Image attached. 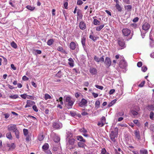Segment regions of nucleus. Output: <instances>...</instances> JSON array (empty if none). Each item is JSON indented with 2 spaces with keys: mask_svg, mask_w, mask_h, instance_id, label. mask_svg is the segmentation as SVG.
Segmentation results:
<instances>
[{
  "mask_svg": "<svg viewBox=\"0 0 154 154\" xmlns=\"http://www.w3.org/2000/svg\"><path fill=\"white\" fill-rule=\"evenodd\" d=\"M63 99L66 106L68 109L72 108L75 102L74 100L69 96L64 97Z\"/></svg>",
  "mask_w": 154,
  "mask_h": 154,
  "instance_id": "1",
  "label": "nucleus"
},
{
  "mask_svg": "<svg viewBox=\"0 0 154 154\" xmlns=\"http://www.w3.org/2000/svg\"><path fill=\"white\" fill-rule=\"evenodd\" d=\"M75 140L74 138H69L66 139V147L68 149L71 150L73 149L75 147L76 145L75 144Z\"/></svg>",
  "mask_w": 154,
  "mask_h": 154,
  "instance_id": "2",
  "label": "nucleus"
},
{
  "mask_svg": "<svg viewBox=\"0 0 154 154\" xmlns=\"http://www.w3.org/2000/svg\"><path fill=\"white\" fill-rule=\"evenodd\" d=\"M78 45L73 42H72L70 44L69 47L72 50H75V53H77L79 51Z\"/></svg>",
  "mask_w": 154,
  "mask_h": 154,
  "instance_id": "3",
  "label": "nucleus"
},
{
  "mask_svg": "<svg viewBox=\"0 0 154 154\" xmlns=\"http://www.w3.org/2000/svg\"><path fill=\"white\" fill-rule=\"evenodd\" d=\"M118 129H116L115 131H112L110 134V137L111 140L114 142L115 141V138L117 137L118 135Z\"/></svg>",
  "mask_w": 154,
  "mask_h": 154,
  "instance_id": "4",
  "label": "nucleus"
},
{
  "mask_svg": "<svg viewBox=\"0 0 154 154\" xmlns=\"http://www.w3.org/2000/svg\"><path fill=\"white\" fill-rule=\"evenodd\" d=\"M119 65L120 68L123 69H125L126 67L127 63L125 61L123 57H121L120 58V62Z\"/></svg>",
  "mask_w": 154,
  "mask_h": 154,
  "instance_id": "5",
  "label": "nucleus"
},
{
  "mask_svg": "<svg viewBox=\"0 0 154 154\" xmlns=\"http://www.w3.org/2000/svg\"><path fill=\"white\" fill-rule=\"evenodd\" d=\"M52 126L56 129H59L62 127L63 125L62 123L59 121H56L53 123Z\"/></svg>",
  "mask_w": 154,
  "mask_h": 154,
  "instance_id": "6",
  "label": "nucleus"
},
{
  "mask_svg": "<svg viewBox=\"0 0 154 154\" xmlns=\"http://www.w3.org/2000/svg\"><path fill=\"white\" fill-rule=\"evenodd\" d=\"M119 45L122 47L120 49H122L126 47L124 40L122 38H118L117 39Z\"/></svg>",
  "mask_w": 154,
  "mask_h": 154,
  "instance_id": "7",
  "label": "nucleus"
},
{
  "mask_svg": "<svg viewBox=\"0 0 154 154\" xmlns=\"http://www.w3.org/2000/svg\"><path fill=\"white\" fill-rule=\"evenodd\" d=\"M17 129L16 125L14 124H10L8 126V129L9 131L14 132Z\"/></svg>",
  "mask_w": 154,
  "mask_h": 154,
  "instance_id": "8",
  "label": "nucleus"
},
{
  "mask_svg": "<svg viewBox=\"0 0 154 154\" xmlns=\"http://www.w3.org/2000/svg\"><path fill=\"white\" fill-rule=\"evenodd\" d=\"M50 137H53L54 140L55 142H58L60 140V137L54 133H52L51 134Z\"/></svg>",
  "mask_w": 154,
  "mask_h": 154,
  "instance_id": "9",
  "label": "nucleus"
},
{
  "mask_svg": "<svg viewBox=\"0 0 154 154\" xmlns=\"http://www.w3.org/2000/svg\"><path fill=\"white\" fill-rule=\"evenodd\" d=\"M88 101L84 98H82L79 103V106L81 107H82L87 106Z\"/></svg>",
  "mask_w": 154,
  "mask_h": 154,
  "instance_id": "10",
  "label": "nucleus"
},
{
  "mask_svg": "<svg viewBox=\"0 0 154 154\" xmlns=\"http://www.w3.org/2000/svg\"><path fill=\"white\" fill-rule=\"evenodd\" d=\"M104 63L106 67H109L111 63L110 59L108 57H106L105 59Z\"/></svg>",
  "mask_w": 154,
  "mask_h": 154,
  "instance_id": "11",
  "label": "nucleus"
},
{
  "mask_svg": "<svg viewBox=\"0 0 154 154\" xmlns=\"http://www.w3.org/2000/svg\"><path fill=\"white\" fill-rule=\"evenodd\" d=\"M122 32L123 35L128 36L131 33V30L127 28H124L122 29Z\"/></svg>",
  "mask_w": 154,
  "mask_h": 154,
  "instance_id": "12",
  "label": "nucleus"
},
{
  "mask_svg": "<svg viewBox=\"0 0 154 154\" xmlns=\"http://www.w3.org/2000/svg\"><path fill=\"white\" fill-rule=\"evenodd\" d=\"M35 102L31 100H27L26 101V104L25 105V108L31 107L32 106L35 105Z\"/></svg>",
  "mask_w": 154,
  "mask_h": 154,
  "instance_id": "13",
  "label": "nucleus"
},
{
  "mask_svg": "<svg viewBox=\"0 0 154 154\" xmlns=\"http://www.w3.org/2000/svg\"><path fill=\"white\" fill-rule=\"evenodd\" d=\"M106 119L104 116H103L101 119L100 122H98L97 125L100 127H103L106 122Z\"/></svg>",
  "mask_w": 154,
  "mask_h": 154,
  "instance_id": "14",
  "label": "nucleus"
},
{
  "mask_svg": "<svg viewBox=\"0 0 154 154\" xmlns=\"http://www.w3.org/2000/svg\"><path fill=\"white\" fill-rule=\"evenodd\" d=\"M89 72L92 75H96L97 73V69L93 67H91L89 69Z\"/></svg>",
  "mask_w": 154,
  "mask_h": 154,
  "instance_id": "15",
  "label": "nucleus"
},
{
  "mask_svg": "<svg viewBox=\"0 0 154 154\" xmlns=\"http://www.w3.org/2000/svg\"><path fill=\"white\" fill-rule=\"evenodd\" d=\"M94 58L95 61L98 63H99L100 62H103L104 61V58L103 57H101L99 58L96 55H95Z\"/></svg>",
  "mask_w": 154,
  "mask_h": 154,
  "instance_id": "16",
  "label": "nucleus"
},
{
  "mask_svg": "<svg viewBox=\"0 0 154 154\" xmlns=\"http://www.w3.org/2000/svg\"><path fill=\"white\" fill-rule=\"evenodd\" d=\"M150 26L149 23H145L142 26V29L145 31H147L150 28Z\"/></svg>",
  "mask_w": 154,
  "mask_h": 154,
  "instance_id": "17",
  "label": "nucleus"
},
{
  "mask_svg": "<svg viewBox=\"0 0 154 154\" xmlns=\"http://www.w3.org/2000/svg\"><path fill=\"white\" fill-rule=\"evenodd\" d=\"M79 27L81 29L83 30L86 29V25L84 22L81 21L79 23Z\"/></svg>",
  "mask_w": 154,
  "mask_h": 154,
  "instance_id": "18",
  "label": "nucleus"
},
{
  "mask_svg": "<svg viewBox=\"0 0 154 154\" xmlns=\"http://www.w3.org/2000/svg\"><path fill=\"white\" fill-rule=\"evenodd\" d=\"M7 146L9 147V150L11 151L15 149V145L14 143H12L11 144H8Z\"/></svg>",
  "mask_w": 154,
  "mask_h": 154,
  "instance_id": "19",
  "label": "nucleus"
},
{
  "mask_svg": "<svg viewBox=\"0 0 154 154\" xmlns=\"http://www.w3.org/2000/svg\"><path fill=\"white\" fill-rule=\"evenodd\" d=\"M42 149L43 151L47 152V150L48 149V144L47 143H45L42 146Z\"/></svg>",
  "mask_w": 154,
  "mask_h": 154,
  "instance_id": "20",
  "label": "nucleus"
},
{
  "mask_svg": "<svg viewBox=\"0 0 154 154\" xmlns=\"http://www.w3.org/2000/svg\"><path fill=\"white\" fill-rule=\"evenodd\" d=\"M57 50L58 51L61 52L62 53L64 54H67V52L65 51L63 48L60 46H59L58 47Z\"/></svg>",
  "mask_w": 154,
  "mask_h": 154,
  "instance_id": "21",
  "label": "nucleus"
},
{
  "mask_svg": "<svg viewBox=\"0 0 154 154\" xmlns=\"http://www.w3.org/2000/svg\"><path fill=\"white\" fill-rule=\"evenodd\" d=\"M77 139L80 142H82L84 143H85L86 142V140L84 139L83 137L81 136H77Z\"/></svg>",
  "mask_w": 154,
  "mask_h": 154,
  "instance_id": "22",
  "label": "nucleus"
},
{
  "mask_svg": "<svg viewBox=\"0 0 154 154\" xmlns=\"http://www.w3.org/2000/svg\"><path fill=\"white\" fill-rule=\"evenodd\" d=\"M33 54L35 55L40 54L42 53V51L40 50L34 49L32 51Z\"/></svg>",
  "mask_w": 154,
  "mask_h": 154,
  "instance_id": "23",
  "label": "nucleus"
},
{
  "mask_svg": "<svg viewBox=\"0 0 154 154\" xmlns=\"http://www.w3.org/2000/svg\"><path fill=\"white\" fill-rule=\"evenodd\" d=\"M135 135L136 138L138 140H139L140 138V132L138 130H136L135 131Z\"/></svg>",
  "mask_w": 154,
  "mask_h": 154,
  "instance_id": "24",
  "label": "nucleus"
},
{
  "mask_svg": "<svg viewBox=\"0 0 154 154\" xmlns=\"http://www.w3.org/2000/svg\"><path fill=\"white\" fill-rule=\"evenodd\" d=\"M78 146L79 147L85 148L86 145L83 143L79 142L78 143Z\"/></svg>",
  "mask_w": 154,
  "mask_h": 154,
  "instance_id": "25",
  "label": "nucleus"
},
{
  "mask_svg": "<svg viewBox=\"0 0 154 154\" xmlns=\"http://www.w3.org/2000/svg\"><path fill=\"white\" fill-rule=\"evenodd\" d=\"M6 137L9 140H12L13 138L11 132H9L7 133L6 135Z\"/></svg>",
  "mask_w": 154,
  "mask_h": 154,
  "instance_id": "26",
  "label": "nucleus"
},
{
  "mask_svg": "<svg viewBox=\"0 0 154 154\" xmlns=\"http://www.w3.org/2000/svg\"><path fill=\"white\" fill-rule=\"evenodd\" d=\"M104 24L101 25L96 27V30L97 31H100L104 27Z\"/></svg>",
  "mask_w": 154,
  "mask_h": 154,
  "instance_id": "27",
  "label": "nucleus"
},
{
  "mask_svg": "<svg viewBox=\"0 0 154 154\" xmlns=\"http://www.w3.org/2000/svg\"><path fill=\"white\" fill-rule=\"evenodd\" d=\"M67 134V139L71 138L72 137V134L70 131H68L66 132Z\"/></svg>",
  "mask_w": 154,
  "mask_h": 154,
  "instance_id": "28",
  "label": "nucleus"
},
{
  "mask_svg": "<svg viewBox=\"0 0 154 154\" xmlns=\"http://www.w3.org/2000/svg\"><path fill=\"white\" fill-rule=\"evenodd\" d=\"M94 24L95 25H98L100 24V22L96 19H94L93 20Z\"/></svg>",
  "mask_w": 154,
  "mask_h": 154,
  "instance_id": "29",
  "label": "nucleus"
},
{
  "mask_svg": "<svg viewBox=\"0 0 154 154\" xmlns=\"http://www.w3.org/2000/svg\"><path fill=\"white\" fill-rule=\"evenodd\" d=\"M116 7L118 10L119 11L121 12L122 11V8L119 4H116Z\"/></svg>",
  "mask_w": 154,
  "mask_h": 154,
  "instance_id": "30",
  "label": "nucleus"
},
{
  "mask_svg": "<svg viewBox=\"0 0 154 154\" xmlns=\"http://www.w3.org/2000/svg\"><path fill=\"white\" fill-rule=\"evenodd\" d=\"M14 132L15 133V134L16 136V137L18 139L20 138L19 136V131L17 129L16 130L14 131Z\"/></svg>",
  "mask_w": 154,
  "mask_h": 154,
  "instance_id": "31",
  "label": "nucleus"
},
{
  "mask_svg": "<svg viewBox=\"0 0 154 154\" xmlns=\"http://www.w3.org/2000/svg\"><path fill=\"white\" fill-rule=\"evenodd\" d=\"M100 101L99 100L96 101L95 103V107L97 109L98 108L100 107Z\"/></svg>",
  "mask_w": 154,
  "mask_h": 154,
  "instance_id": "32",
  "label": "nucleus"
},
{
  "mask_svg": "<svg viewBox=\"0 0 154 154\" xmlns=\"http://www.w3.org/2000/svg\"><path fill=\"white\" fill-rule=\"evenodd\" d=\"M26 8L28 10L33 11L35 9V7L33 6H32L30 5H28L26 6Z\"/></svg>",
  "mask_w": 154,
  "mask_h": 154,
  "instance_id": "33",
  "label": "nucleus"
},
{
  "mask_svg": "<svg viewBox=\"0 0 154 154\" xmlns=\"http://www.w3.org/2000/svg\"><path fill=\"white\" fill-rule=\"evenodd\" d=\"M125 9L127 10L128 11H131L132 8V6L131 5H127L125 6Z\"/></svg>",
  "mask_w": 154,
  "mask_h": 154,
  "instance_id": "34",
  "label": "nucleus"
},
{
  "mask_svg": "<svg viewBox=\"0 0 154 154\" xmlns=\"http://www.w3.org/2000/svg\"><path fill=\"white\" fill-rule=\"evenodd\" d=\"M19 96L17 94H14L9 96V98L13 99H16L19 97Z\"/></svg>",
  "mask_w": 154,
  "mask_h": 154,
  "instance_id": "35",
  "label": "nucleus"
},
{
  "mask_svg": "<svg viewBox=\"0 0 154 154\" xmlns=\"http://www.w3.org/2000/svg\"><path fill=\"white\" fill-rule=\"evenodd\" d=\"M49 105H50L51 106H54L55 104V103L54 100H49Z\"/></svg>",
  "mask_w": 154,
  "mask_h": 154,
  "instance_id": "36",
  "label": "nucleus"
},
{
  "mask_svg": "<svg viewBox=\"0 0 154 154\" xmlns=\"http://www.w3.org/2000/svg\"><path fill=\"white\" fill-rule=\"evenodd\" d=\"M11 45L12 47L14 48H16L17 47V44L14 41H13L11 43Z\"/></svg>",
  "mask_w": 154,
  "mask_h": 154,
  "instance_id": "37",
  "label": "nucleus"
},
{
  "mask_svg": "<svg viewBox=\"0 0 154 154\" xmlns=\"http://www.w3.org/2000/svg\"><path fill=\"white\" fill-rule=\"evenodd\" d=\"M116 100H113L109 104L108 106L109 107L111 106L112 105H113L115 103H116Z\"/></svg>",
  "mask_w": 154,
  "mask_h": 154,
  "instance_id": "38",
  "label": "nucleus"
},
{
  "mask_svg": "<svg viewBox=\"0 0 154 154\" xmlns=\"http://www.w3.org/2000/svg\"><path fill=\"white\" fill-rule=\"evenodd\" d=\"M27 98L30 100H35V97L34 96L27 95Z\"/></svg>",
  "mask_w": 154,
  "mask_h": 154,
  "instance_id": "39",
  "label": "nucleus"
},
{
  "mask_svg": "<svg viewBox=\"0 0 154 154\" xmlns=\"http://www.w3.org/2000/svg\"><path fill=\"white\" fill-rule=\"evenodd\" d=\"M89 38L94 42L95 41L97 40L96 38L95 37H94L92 35H90Z\"/></svg>",
  "mask_w": 154,
  "mask_h": 154,
  "instance_id": "40",
  "label": "nucleus"
},
{
  "mask_svg": "<svg viewBox=\"0 0 154 154\" xmlns=\"http://www.w3.org/2000/svg\"><path fill=\"white\" fill-rule=\"evenodd\" d=\"M140 152L142 154H148V152L147 150L145 149L140 150Z\"/></svg>",
  "mask_w": 154,
  "mask_h": 154,
  "instance_id": "41",
  "label": "nucleus"
},
{
  "mask_svg": "<svg viewBox=\"0 0 154 154\" xmlns=\"http://www.w3.org/2000/svg\"><path fill=\"white\" fill-rule=\"evenodd\" d=\"M44 138V137L43 134H40L38 137V140L41 141Z\"/></svg>",
  "mask_w": 154,
  "mask_h": 154,
  "instance_id": "42",
  "label": "nucleus"
},
{
  "mask_svg": "<svg viewBox=\"0 0 154 154\" xmlns=\"http://www.w3.org/2000/svg\"><path fill=\"white\" fill-rule=\"evenodd\" d=\"M56 76L58 78H60L62 76L61 71H59L56 74Z\"/></svg>",
  "mask_w": 154,
  "mask_h": 154,
  "instance_id": "43",
  "label": "nucleus"
},
{
  "mask_svg": "<svg viewBox=\"0 0 154 154\" xmlns=\"http://www.w3.org/2000/svg\"><path fill=\"white\" fill-rule=\"evenodd\" d=\"M101 154H109L108 152H106V151L105 148H103L102 149Z\"/></svg>",
  "mask_w": 154,
  "mask_h": 154,
  "instance_id": "44",
  "label": "nucleus"
},
{
  "mask_svg": "<svg viewBox=\"0 0 154 154\" xmlns=\"http://www.w3.org/2000/svg\"><path fill=\"white\" fill-rule=\"evenodd\" d=\"M154 115V114L153 112H150L149 117H150V118L152 120H153Z\"/></svg>",
  "mask_w": 154,
  "mask_h": 154,
  "instance_id": "45",
  "label": "nucleus"
},
{
  "mask_svg": "<svg viewBox=\"0 0 154 154\" xmlns=\"http://www.w3.org/2000/svg\"><path fill=\"white\" fill-rule=\"evenodd\" d=\"M131 113L133 116H136L138 114V112L134 110H132L131 111Z\"/></svg>",
  "mask_w": 154,
  "mask_h": 154,
  "instance_id": "46",
  "label": "nucleus"
},
{
  "mask_svg": "<svg viewBox=\"0 0 154 154\" xmlns=\"http://www.w3.org/2000/svg\"><path fill=\"white\" fill-rule=\"evenodd\" d=\"M23 132L24 135L25 136H27L28 133V130L26 129H23Z\"/></svg>",
  "mask_w": 154,
  "mask_h": 154,
  "instance_id": "47",
  "label": "nucleus"
},
{
  "mask_svg": "<svg viewBox=\"0 0 154 154\" xmlns=\"http://www.w3.org/2000/svg\"><path fill=\"white\" fill-rule=\"evenodd\" d=\"M147 69L146 66H143L141 67V70L143 72H145Z\"/></svg>",
  "mask_w": 154,
  "mask_h": 154,
  "instance_id": "48",
  "label": "nucleus"
},
{
  "mask_svg": "<svg viewBox=\"0 0 154 154\" xmlns=\"http://www.w3.org/2000/svg\"><path fill=\"white\" fill-rule=\"evenodd\" d=\"M79 131L82 132L86 133L87 132V131L85 128H83L79 129Z\"/></svg>",
  "mask_w": 154,
  "mask_h": 154,
  "instance_id": "49",
  "label": "nucleus"
},
{
  "mask_svg": "<svg viewBox=\"0 0 154 154\" xmlns=\"http://www.w3.org/2000/svg\"><path fill=\"white\" fill-rule=\"evenodd\" d=\"M85 39L84 38H82L81 39V42L82 45L83 46L85 45Z\"/></svg>",
  "mask_w": 154,
  "mask_h": 154,
  "instance_id": "50",
  "label": "nucleus"
},
{
  "mask_svg": "<svg viewBox=\"0 0 154 154\" xmlns=\"http://www.w3.org/2000/svg\"><path fill=\"white\" fill-rule=\"evenodd\" d=\"M20 96L22 98L24 99H26V98H27V95L26 94H21Z\"/></svg>",
  "mask_w": 154,
  "mask_h": 154,
  "instance_id": "51",
  "label": "nucleus"
},
{
  "mask_svg": "<svg viewBox=\"0 0 154 154\" xmlns=\"http://www.w3.org/2000/svg\"><path fill=\"white\" fill-rule=\"evenodd\" d=\"M32 109L33 110L36 112H37L38 111L37 106L34 105L32 106Z\"/></svg>",
  "mask_w": 154,
  "mask_h": 154,
  "instance_id": "52",
  "label": "nucleus"
},
{
  "mask_svg": "<svg viewBox=\"0 0 154 154\" xmlns=\"http://www.w3.org/2000/svg\"><path fill=\"white\" fill-rule=\"evenodd\" d=\"M95 87L99 89L102 90L103 88V87L102 86H100L98 85H95Z\"/></svg>",
  "mask_w": 154,
  "mask_h": 154,
  "instance_id": "53",
  "label": "nucleus"
},
{
  "mask_svg": "<svg viewBox=\"0 0 154 154\" xmlns=\"http://www.w3.org/2000/svg\"><path fill=\"white\" fill-rule=\"evenodd\" d=\"M57 100V101H60L61 104H63V98L62 97H60Z\"/></svg>",
  "mask_w": 154,
  "mask_h": 154,
  "instance_id": "54",
  "label": "nucleus"
},
{
  "mask_svg": "<svg viewBox=\"0 0 154 154\" xmlns=\"http://www.w3.org/2000/svg\"><path fill=\"white\" fill-rule=\"evenodd\" d=\"M54 42V41L53 39H50L49 40V45H51Z\"/></svg>",
  "mask_w": 154,
  "mask_h": 154,
  "instance_id": "55",
  "label": "nucleus"
},
{
  "mask_svg": "<svg viewBox=\"0 0 154 154\" xmlns=\"http://www.w3.org/2000/svg\"><path fill=\"white\" fill-rule=\"evenodd\" d=\"M83 2L81 0H78L77 1V4L78 5H81L82 4Z\"/></svg>",
  "mask_w": 154,
  "mask_h": 154,
  "instance_id": "56",
  "label": "nucleus"
},
{
  "mask_svg": "<svg viewBox=\"0 0 154 154\" xmlns=\"http://www.w3.org/2000/svg\"><path fill=\"white\" fill-rule=\"evenodd\" d=\"M145 83V82L144 81L142 82L139 85L140 87H143Z\"/></svg>",
  "mask_w": 154,
  "mask_h": 154,
  "instance_id": "57",
  "label": "nucleus"
},
{
  "mask_svg": "<svg viewBox=\"0 0 154 154\" xmlns=\"http://www.w3.org/2000/svg\"><path fill=\"white\" fill-rule=\"evenodd\" d=\"M123 2L126 4H130V0H123Z\"/></svg>",
  "mask_w": 154,
  "mask_h": 154,
  "instance_id": "58",
  "label": "nucleus"
},
{
  "mask_svg": "<svg viewBox=\"0 0 154 154\" xmlns=\"http://www.w3.org/2000/svg\"><path fill=\"white\" fill-rule=\"evenodd\" d=\"M115 92V90L114 89L111 90L109 92V94L110 95L112 94Z\"/></svg>",
  "mask_w": 154,
  "mask_h": 154,
  "instance_id": "59",
  "label": "nucleus"
},
{
  "mask_svg": "<svg viewBox=\"0 0 154 154\" xmlns=\"http://www.w3.org/2000/svg\"><path fill=\"white\" fill-rule=\"evenodd\" d=\"M5 116V119L8 118L10 116V114L9 113H6L4 115Z\"/></svg>",
  "mask_w": 154,
  "mask_h": 154,
  "instance_id": "60",
  "label": "nucleus"
},
{
  "mask_svg": "<svg viewBox=\"0 0 154 154\" xmlns=\"http://www.w3.org/2000/svg\"><path fill=\"white\" fill-rule=\"evenodd\" d=\"M138 20H139L138 18L137 17H135V18H134L133 20V21L134 22H136L138 21Z\"/></svg>",
  "mask_w": 154,
  "mask_h": 154,
  "instance_id": "61",
  "label": "nucleus"
},
{
  "mask_svg": "<svg viewBox=\"0 0 154 154\" xmlns=\"http://www.w3.org/2000/svg\"><path fill=\"white\" fill-rule=\"evenodd\" d=\"M137 66L138 67H140L142 66V63L141 62H139L137 63Z\"/></svg>",
  "mask_w": 154,
  "mask_h": 154,
  "instance_id": "62",
  "label": "nucleus"
},
{
  "mask_svg": "<svg viewBox=\"0 0 154 154\" xmlns=\"http://www.w3.org/2000/svg\"><path fill=\"white\" fill-rule=\"evenodd\" d=\"M70 114L72 116H75L76 115L75 113L73 112H70Z\"/></svg>",
  "mask_w": 154,
  "mask_h": 154,
  "instance_id": "63",
  "label": "nucleus"
},
{
  "mask_svg": "<svg viewBox=\"0 0 154 154\" xmlns=\"http://www.w3.org/2000/svg\"><path fill=\"white\" fill-rule=\"evenodd\" d=\"M28 78H27L26 76L24 75L22 79L23 80L26 81L28 79Z\"/></svg>",
  "mask_w": 154,
  "mask_h": 154,
  "instance_id": "64",
  "label": "nucleus"
}]
</instances>
